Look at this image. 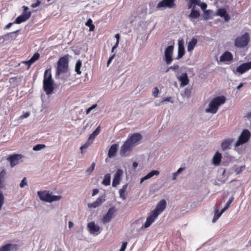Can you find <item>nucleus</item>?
I'll use <instances>...</instances> for the list:
<instances>
[{"instance_id":"obj_37","label":"nucleus","mask_w":251,"mask_h":251,"mask_svg":"<svg viewBox=\"0 0 251 251\" xmlns=\"http://www.w3.org/2000/svg\"><path fill=\"white\" fill-rule=\"evenodd\" d=\"M226 13V11L225 8H219L217 10V14L220 17H223Z\"/></svg>"},{"instance_id":"obj_29","label":"nucleus","mask_w":251,"mask_h":251,"mask_svg":"<svg viewBox=\"0 0 251 251\" xmlns=\"http://www.w3.org/2000/svg\"><path fill=\"white\" fill-rule=\"evenodd\" d=\"M16 245L12 244H6L0 248V251H11L15 248Z\"/></svg>"},{"instance_id":"obj_3","label":"nucleus","mask_w":251,"mask_h":251,"mask_svg":"<svg viewBox=\"0 0 251 251\" xmlns=\"http://www.w3.org/2000/svg\"><path fill=\"white\" fill-rule=\"evenodd\" d=\"M69 69V58L68 55L60 57L57 62L56 75L66 73Z\"/></svg>"},{"instance_id":"obj_28","label":"nucleus","mask_w":251,"mask_h":251,"mask_svg":"<svg viewBox=\"0 0 251 251\" xmlns=\"http://www.w3.org/2000/svg\"><path fill=\"white\" fill-rule=\"evenodd\" d=\"M191 8V12L189 15V17L191 19L198 18L200 16V13L199 11L195 10V6L194 5H193Z\"/></svg>"},{"instance_id":"obj_9","label":"nucleus","mask_w":251,"mask_h":251,"mask_svg":"<svg viewBox=\"0 0 251 251\" xmlns=\"http://www.w3.org/2000/svg\"><path fill=\"white\" fill-rule=\"evenodd\" d=\"M117 210L115 207H110L107 213L103 216L101 222L105 224L111 221L113 217L114 214L116 212Z\"/></svg>"},{"instance_id":"obj_7","label":"nucleus","mask_w":251,"mask_h":251,"mask_svg":"<svg viewBox=\"0 0 251 251\" xmlns=\"http://www.w3.org/2000/svg\"><path fill=\"white\" fill-rule=\"evenodd\" d=\"M175 1V0H162L158 3L156 8L157 10H162L166 8H174L176 6Z\"/></svg>"},{"instance_id":"obj_24","label":"nucleus","mask_w":251,"mask_h":251,"mask_svg":"<svg viewBox=\"0 0 251 251\" xmlns=\"http://www.w3.org/2000/svg\"><path fill=\"white\" fill-rule=\"evenodd\" d=\"M233 139L232 138H227L225 139L222 143V148L224 150H226L229 148V147L233 142Z\"/></svg>"},{"instance_id":"obj_19","label":"nucleus","mask_w":251,"mask_h":251,"mask_svg":"<svg viewBox=\"0 0 251 251\" xmlns=\"http://www.w3.org/2000/svg\"><path fill=\"white\" fill-rule=\"evenodd\" d=\"M87 227L90 233L91 234H94L96 232H99L100 230V227L98 225H96L94 222H91L88 223Z\"/></svg>"},{"instance_id":"obj_45","label":"nucleus","mask_w":251,"mask_h":251,"mask_svg":"<svg viewBox=\"0 0 251 251\" xmlns=\"http://www.w3.org/2000/svg\"><path fill=\"white\" fill-rule=\"evenodd\" d=\"M159 94V90L158 88L157 87H155L153 88V91H152V95L154 97H157L158 95Z\"/></svg>"},{"instance_id":"obj_20","label":"nucleus","mask_w":251,"mask_h":251,"mask_svg":"<svg viewBox=\"0 0 251 251\" xmlns=\"http://www.w3.org/2000/svg\"><path fill=\"white\" fill-rule=\"evenodd\" d=\"M233 59L232 53L228 51L225 52L220 57L221 62L231 61Z\"/></svg>"},{"instance_id":"obj_48","label":"nucleus","mask_w":251,"mask_h":251,"mask_svg":"<svg viewBox=\"0 0 251 251\" xmlns=\"http://www.w3.org/2000/svg\"><path fill=\"white\" fill-rule=\"evenodd\" d=\"M127 243V242H125L122 243L121 249L119 251H125Z\"/></svg>"},{"instance_id":"obj_51","label":"nucleus","mask_w":251,"mask_h":251,"mask_svg":"<svg viewBox=\"0 0 251 251\" xmlns=\"http://www.w3.org/2000/svg\"><path fill=\"white\" fill-rule=\"evenodd\" d=\"M41 4V1L39 0H37L35 3H32L31 6L32 8H35Z\"/></svg>"},{"instance_id":"obj_40","label":"nucleus","mask_w":251,"mask_h":251,"mask_svg":"<svg viewBox=\"0 0 251 251\" xmlns=\"http://www.w3.org/2000/svg\"><path fill=\"white\" fill-rule=\"evenodd\" d=\"M4 196L3 195L2 192L0 190V210L1 209V207L4 203Z\"/></svg>"},{"instance_id":"obj_55","label":"nucleus","mask_w":251,"mask_h":251,"mask_svg":"<svg viewBox=\"0 0 251 251\" xmlns=\"http://www.w3.org/2000/svg\"><path fill=\"white\" fill-rule=\"evenodd\" d=\"M114 56L115 55L113 54L112 55L108 60L107 62V66L108 67L109 64L111 63L112 59H113V58L114 57Z\"/></svg>"},{"instance_id":"obj_50","label":"nucleus","mask_w":251,"mask_h":251,"mask_svg":"<svg viewBox=\"0 0 251 251\" xmlns=\"http://www.w3.org/2000/svg\"><path fill=\"white\" fill-rule=\"evenodd\" d=\"M233 200H234V197L233 196L229 198V199L228 200V201H227V202H226V205L227 206H228L229 207L230 206V204L233 201Z\"/></svg>"},{"instance_id":"obj_49","label":"nucleus","mask_w":251,"mask_h":251,"mask_svg":"<svg viewBox=\"0 0 251 251\" xmlns=\"http://www.w3.org/2000/svg\"><path fill=\"white\" fill-rule=\"evenodd\" d=\"M179 68V66L178 65H174L173 66L170 67L166 71V72H168L169 69H172L173 71H176Z\"/></svg>"},{"instance_id":"obj_23","label":"nucleus","mask_w":251,"mask_h":251,"mask_svg":"<svg viewBox=\"0 0 251 251\" xmlns=\"http://www.w3.org/2000/svg\"><path fill=\"white\" fill-rule=\"evenodd\" d=\"M118 148V145L117 144H112L108 151V157L114 156L116 155V152L117 151Z\"/></svg>"},{"instance_id":"obj_4","label":"nucleus","mask_w":251,"mask_h":251,"mask_svg":"<svg viewBox=\"0 0 251 251\" xmlns=\"http://www.w3.org/2000/svg\"><path fill=\"white\" fill-rule=\"evenodd\" d=\"M37 195L41 201L51 203L53 201H59L61 199L60 195H52L49 191L44 190L37 192Z\"/></svg>"},{"instance_id":"obj_18","label":"nucleus","mask_w":251,"mask_h":251,"mask_svg":"<svg viewBox=\"0 0 251 251\" xmlns=\"http://www.w3.org/2000/svg\"><path fill=\"white\" fill-rule=\"evenodd\" d=\"M178 54L176 58L177 60L181 58L185 54V49L183 39L178 40Z\"/></svg>"},{"instance_id":"obj_22","label":"nucleus","mask_w":251,"mask_h":251,"mask_svg":"<svg viewBox=\"0 0 251 251\" xmlns=\"http://www.w3.org/2000/svg\"><path fill=\"white\" fill-rule=\"evenodd\" d=\"M160 173L157 170H152L150 173H149L147 175H146L145 176L141 178L140 180V183H143L145 180L151 178V177H153L154 176H158L159 175Z\"/></svg>"},{"instance_id":"obj_21","label":"nucleus","mask_w":251,"mask_h":251,"mask_svg":"<svg viewBox=\"0 0 251 251\" xmlns=\"http://www.w3.org/2000/svg\"><path fill=\"white\" fill-rule=\"evenodd\" d=\"M104 201V198L103 196H100L96 200L95 202L88 203V206L89 208H96L99 206Z\"/></svg>"},{"instance_id":"obj_36","label":"nucleus","mask_w":251,"mask_h":251,"mask_svg":"<svg viewBox=\"0 0 251 251\" xmlns=\"http://www.w3.org/2000/svg\"><path fill=\"white\" fill-rule=\"evenodd\" d=\"M222 214L219 212L218 209L216 208L215 209V213L214 217L212 220V222L214 223L220 217Z\"/></svg>"},{"instance_id":"obj_5","label":"nucleus","mask_w":251,"mask_h":251,"mask_svg":"<svg viewBox=\"0 0 251 251\" xmlns=\"http://www.w3.org/2000/svg\"><path fill=\"white\" fill-rule=\"evenodd\" d=\"M251 137V132L247 129L243 130L238 139L235 144V147H237L241 145L248 142Z\"/></svg>"},{"instance_id":"obj_16","label":"nucleus","mask_w":251,"mask_h":251,"mask_svg":"<svg viewBox=\"0 0 251 251\" xmlns=\"http://www.w3.org/2000/svg\"><path fill=\"white\" fill-rule=\"evenodd\" d=\"M123 174V171L121 169H118L117 170L114 176L112 181V186L113 187H116L118 184H119Z\"/></svg>"},{"instance_id":"obj_47","label":"nucleus","mask_w":251,"mask_h":251,"mask_svg":"<svg viewBox=\"0 0 251 251\" xmlns=\"http://www.w3.org/2000/svg\"><path fill=\"white\" fill-rule=\"evenodd\" d=\"M22 63L27 65V69H29L31 65L33 64V63L30 60H28L27 61H24L22 62Z\"/></svg>"},{"instance_id":"obj_58","label":"nucleus","mask_w":251,"mask_h":251,"mask_svg":"<svg viewBox=\"0 0 251 251\" xmlns=\"http://www.w3.org/2000/svg\"><path fill=\"white\" fill-rule=\"evenodd\" d=\"M99 193V190L98 189H94L93 190L92 196H94Z\"/></svg>"},{"instance_id":"obj_60","label":"nucleus","mask_w":251,"mask_h":251,"mask_svg":"<svg viewBox=\"0 0 251 251\" xmlns=\"http://www.w3.org/2000/svg\"><path fill=\"white\" fill-rule=\"evenodd\" d=\"M229 207L226 205H225V207L221 210V213L223 214L226 210Z\"/></svg>"},{"instance_id":"obj_42","label":"nucleus","mask_w":251,"mask_h":251,"mask_svg":"<svg viewBox=\"0 0 251 251\" xmlns=\"http://www.w3.org/2000/svg\"><path fill=\"white\" fill-rule=\"evenodd\" d=\"M222 158H213L212 163L216 166L218 165L221 161Z\"/></svg>"},{"instance_id":"obj_59","label":"nucleus","mask_w":251,"mask_h":251,"mask_svg":"<svg viewBox=\"0 0 251 251\" xmlns=\"http://www.w3.org/2000/svg\"><path fill=\"white\" fill-rule=\"evenodd\" d=\"M138 163L136 162H134L133 163V164H132V168L133 169H136L137 167L138 166Z\"/></svg>"},{"instance_id":"obj_38","label":"nucleus","mask_w":251,"mask_h":251,"mask_svg":"<svg viewBox=\"0 0 251 251\" xmlns=\"http://www.w3.org/2000/svg\"><path fill=\"white\" fill-rule=\"evenodd\" d=\"M40 57V54L38 52L35 53L32 57L29 59L33 63L36 62Z\"/></svg>"},{"instance_id":"obj_64","label":"nucleus","mask_w":251,"mask_h":251,"mask_svg":"<svg viewBox=\"0 0 251 251\" xmlns=\"http://www.w3.org/2000/svg\"><path fill=\"white\" fill-rule=\"evenodd\" d=\"M119 42H117V41H116V44L114 45V46L113 47V48H112V51H114V50L115 49H116V48L118 47V45H119Z\"/></svg>"},{"instance_id":"obj_44","label":"nucleus","mask_w":251,"mask_h":251,"mask_svg":"<svg viewBox=\"0 0 251 251\" xmlns=\"http://www.w3.org/2000/svg\"><path fill=\"white\" fill-rule=\"evenodd\" d=\"M27 185V182L26 180V178L24 177L22 180L21 181V183L20 184V186L21 188H24L25 186Z\"/></svg>"},{"instance_id":"obj_14","label":"nucleus","mask_w":251,"mask_h":251,"mask_svg":"<svg viewBox=\"0 0 251 251\" xmlns=\"http://www.w3.org/2000/svg\"><path fill=\"white\" fill-rule=\"evenodd\" d=\"M176 77L178 81L180 82V87L185 86L189 84V79L186 73H183L181 74L177 73L176 74Z\"/></svg>"},{"instance_id":"obj_41","label":"nucleus","mask_w":251,"mask_h":251,"mask_svg":"<svg viewBox=\"0 0 251 251\" xmlns=\"http://www.w3.org/2000/svg\"><path fill=\"white\" fill-rule=\"evenodd\" d=\"M95 166V163L93 162L91 166L86 170V172L88 174H90L94 170Z\"/></svg>"},{"instance_id":"obj_62","label":"nucleus","mask_w":251,"mask_h":251,"mask_svg":"<svg viewBox=\"0 0 251 251\" xmlns=\"http://www.w3.org/2000/svg\"><path fill=\"white\" fill-rule=\"evenodd\" d=\"M213 157H222V154L221 153L219 152L218 151H217L215 155L213 156Z\"/></svg>"},{"instance_id":"obj_33","label":"nucleus","mask_w":251,"mask_h":251,"mask_svg":"<svg viewBox=\"0 0 251 251\" xmlns=\"http://www.w3.org/2000/svg\"><path fill=\"white\" fill-rule=\"evenodd\" d=\"M6 175V172L4 169H3L0 172V188L3 187V181Z\"/></svg>"},{"instance_id":"obj_31","label":"nucleus","mask_w":251,"mask_h":251,"mask_svg":"<svg viewBox=\"0 0 251 251\" xmlns=\"http://www.w3.org/2000/svg\"><path fill=\"white\" fill-rule=\"evenodd\" d=\"M245 165L238 166L236 165L233 166V169L236 174L238 175L242 172L245 169Z\"/></svg>"},{"instance_id":"obj_1","label":"nucleus","mask_w":251,"mask_h":251,"mask_svg":"<svg viewBox=\"0 0 251 251\" xmlns=\"http://www.w3.org/2000/svg\"><path fill=\"white\" fill-rule=\"evenodd\" d=\"M166 201L165 200H161L157 204L155 209L151 211L147 217L146 221L143 225L142 228H147L150 227L154 222L155 219L164 211L166 206Z\"/></svg>"},{"instance_id":"obj_8","label":"nucleus","mask_w":251,"mask_h":251,"mask_svg":"<svg viewBox=\"0 0 251 251\" xmlns=\"http://www.w3.org/2000/svg\"><path fill=\"white\" fill-rule=\"evenodd\" d=\"M24 13L19 16L15 20L14 22V24H20L26 21L31 16V12L30 11H27L28 10V8L27 6H24Z\"/></svg>"},{"instance_id":"obj_32","label":"nucleus","mask_w":251,"mask_h":251,"mask_svg":"<svg viewBox=\"0 0 251 251\" xmlns=\"http://www.w3.org/2000/svg\"><path fill=\"white\" fill-rule=\"evenodd\" d=\"M110 178L111 176L109 174H106L104 176L102 183L105 185L108 186L110 184Z\"/></svg>"},{"instance_id":"obj_63","label":"nucleus","mask_w":251,"mask_h":251,"mask_svg":"<svg viewBox=\"0 0 251 251\" xmlns=\"http://www.w3.org/2000/svg\"><path fill=\"white\" fill-rule=\"evenodd\" d=\"M115 37L117 39V42H119L120 38V34L119 33H117L115 35Z\"/></svg>"},{"instance_id":"obj_25","label":"nucleus","mask_w":251,"mask_h":251,"mask_svg":"<svg viewBox=\"0 0 251 251\" xmlns=\"http://www.w3.org/2000/svg\"><path fill=\"white\" fill-rule=\"evenodd\" d=\"M197 39L195 37H193L191 41L188 43L187 50L188 52H191L194 50L195 47L197 44Z\"/></svg>"},{"instance_id":"obj_17","label":"nucleus","mask_w":251,"mask_h":251,"mask_svg":"<svg viewBox=\"0 0 251 251\" xmlns=\"http://www.w3.org/2000/svg\"><path fill=\"white\" fill-rule=\"evenodd\" d=\"M189 2L188 3V8H191L193 5L196 7V5L200 6L202 10H205L207 7V4L205 3H201L200 0H188Z\"/></svg>"},{"instance_id":"obj_6","label":"nucleus","mask_w":251,"mask_h":251,"mask_svg":"<svg viewBox=\"0 0 251 251\" xmlns=\"http://www.w3.org/2000/svg\"><path fill=\"white\" fill-rule=\"evenodd\" d=\"M250 41L249 35L248 33H245L241 36L237 37L235 40V46L239 48L246 47Z\"/></svg>"},{"instance_id":"obj_27","label":"nucleus","mask_w":251,"mask_h":251,"mask_svg":"<svg viewBox=\"0 0 251 251\" xmlns=\"http://www.w3.org/2000/svg\"><path fill=\"white\" fill-rule=\"evenodd\" d=\"M43 81H54L52 78V75L51 73V69L46 70L44 74Z\"/></svg>"},{"instance_id":"obj_53","label":"nucleus","mask_w":251,"mask_h":251,"mask_svg":"<svg viewBox=\"0 0 251 251\" xmlns=\"http://www.w3.org/2000/svg\"><path fill=\"white\" fill-rule=\"evenodd\" d=\"M30 115V113L29 112H26V113H25L24 114H23L22 115H21L20 116V118L21 119H24V118H27Z\"/></svg>"},{"instance_id":"obj_35","label":"nucleus","mask_w":251,"mask_h":251,"mask_svg":"<svg viewBox=\"0 0 251 251\" xmlns=\"http://www.w3.org/2000/svg\"><path fill=\"white\" fill-rule=\"evenodd\" d=\"M85 25L89 27V31H93L95 29V25L93 24V21L89 19L85 23Z\"/></svg>"},{"instance_id":"obj_34","label":"nucleus","mask_w":251,"mask_h":251,"mask_svg":"<svg viewBox=\"0 0 251 251\" xmlns=\"http://www.w3.org/2000/svg\"><path fill=\"white\" fill-rule=\"evenodd\" d=\"M81 61L80 60H77L75 66V71L78 75H80L81 73V72L80 71V68L81 67Z\"/></svg>"},{"instance_id":"obj_56","label":"nucleus","mask_w":251,"mask_h":251,"mask_svg":"<svg viewBox=\"0 0 251 251\" xmlns=\"http://www.w3.org/2000/svg\"><path fill=\"white\" fill-rule=\"evenodd\" d=\"M185 169V167H180L179 168L177 171L176 172V173L179 175L180 173H181L183 171H184Z\"/></svg>"},{"instance_id":"obj_46","label":"nucleus","mask_w":251,"mask_h":251,"mask_svg":"<svg viewBox=\"0 0 251 251\" xmlns=\"http://www.w3.org/2000/svg\"><path fill=\"white\" fill-rule=\"evenodd\" d=\"M119 194L120 198L123 200H125L126 199L125 191L120 190H119Z\"/></svg>"},{"instance_id":"obj_39","label":"nucleus","mask_w":251,"mask_h":251,"mask_svg":"<svg viewBox=\"0 0 251 251\" xmlns=\"http://www.w3.org/2000/svg\"><path fill=\"white\" fill-rule=\"evenodd\" d=\"M45 147V145L43 144H38L34 146L33 150L34 151H40L41 149L44 148Z\"/></svg>"},{"instance_id":"obj_61","label":"nucleus","mask_w":251,"mask_h":251,"mask_svg":"<svg viewBox=\"0 0 251 251\" xmlns=\"http://www.w3.org/2000/svg\"><path fill=\"white\" fill-rule=\"evenodd\" d=\"M127 186H128V185H127V184L124 185L123 186V187H122V189H121L120 190H122V191H125V192H126V189H127Z\"/></svg>"},{"instance_id":"obj_2","label":"nucleus","mask_w":251,"mask_h":251,"mask_svg":"<svg viewBox=\"0 0 251 251\" xmlns=\"http://www.w3.org/2000/svg\"><path fill=\"white\" fill-rule=\"evenodd\" d=\"M226 100V98L224 96H217L213 99L209 103L208 108L205 109L206 113L215 114L219 107L224 104Z\"/></svg>"},{"instance_id":"obj_13","label":"nucleus","mask_w":251,"mask_h":251,"mask_svg":"<svg viewBox=\"0 0 251 251\" xmlns=\"http://www.w3.org/2000/svg\"><path fill=\"white\" fill-rule=\"evenodd\" d=\"M43 89L47 95L51 94L54 89V81H43Z\"/></svg>"},{"instance_id":"obj_12","label":"nucleus","mask_w":251,"mask_h":251,"mask_svg":"<svg viewBox=\"0 0 251 251\" xmlns=\"http://www.w3.org/2000/svg\"><path fill=\"white\" fill-rule=\"evenodd\" d=\"M174 50V46L173 45L169 46L165 50V61L167 64H170L172 60V56Z\"/></svg>"},{"instance_id":"obj_15","label":"nucleus","mask_w":251,"mask_h":251,"mask_svg":"<svg viewBox=\"0 0 251 251\" xmlns=\"http://www.w3.org/2000/svg\"><path fill=\"white\" fill-rule=\"evenodd\" d=\"M251 69V62L244 63L242 64L236 68V71L243 74Z\"/></svg>"},{"instance_id":"obj_26","label":"nucleus","mask_w":251,"mask_h":251,"mask_svg":"<svg viewBox=\"0 0 251 251\" xmlns=\"http://www.w3.org/2000/svg\"><path fill=\"white\" fill-rule=\"evenodd\" d=\"M100 126L97 127L96 129L91 134L88 139L89 142L93 143L95 137L100 134Z\"/></svg>"},{"instance_id":"obj_11","label":"nucleus","mask_w":251,"mask_h":251,"mask_svg":"<svg viewBox=\"0 0 251 251\" xmlns=\"http://www.w3.org/2000/svg\"><path fill=\"white\" fill-rule=\"evenodd\" d=\"M134 147L127 141L126 140L122 146L120 151L121 155H124L131 152Z\"/></svg>"},{"instance_id":"obj_10","label":"nucleus","mask_w":251,"mask_h":251,"mask_svg":"<svg viewBox=\"0 0 251 251\" xmlns=\"http://www.w3.org/2000/svg\"><path fill=\"white\" fill-rule=\"evenodd\" d=\"M142 138V136L141 134L135 133L131 135H129L126 140L134 147L139 144Z\"/></svg>"},{"instance_id":"obj_30","label":"nucleus","mask_w":251,"mask_h":251,"mask_svg":"<svg viewBox=\"0 0 251 251\" xmlns=\"http://www.w3.org/2000/svg\"><path fill=\"white\" fill-rule=\"evenodd\" d=\"M22 158H7V160L10 163L11 167H13L19 164L20 162L23 161V160H21Z\"/></svg>"},{"instance_id":"obj_43","label":"nucleus","mask_w":251,"mask_h":251,"mask_svg":"<svg viewBox=\"0 0 251 251\" xmlns=\"http://www.w3.org/2000/svg\"><path fill=\"white\" fill-rule=\"evenodd\" d=\"M92 143L89 142L88 140L86 143H85L82 146L80 147V150L83 151V150L86 149L89 146H90Z\"/></svg>"},{"instance_id":"obj_57","label":"nucleus","mask_w":251,"mask_h":251,"mask_svg":"<svg viewBox=\"0 0 251 251\" xmlns=\"http://www.w3.org/2000/svg\"><path fill=\"white\" fill-rule=\"evenodd\" d=\"M178 175L176 173V172H175L173 174V175H172V179L173 180H175L177 178V176Z\"/></svg>"},{"instance_id":"obj_52","label":"nucleus","mask_w":251,"mask_h":251,"mask_svg":"<svg viewBox=\"0 0 251 251\" xmlns=\"http://www.w3.org/2000/svg\"><path fill=\"white\" fill-rule=\"evenodd\" d=\"M171 100L172 98L171 97L165 98L163 99L161 101V103H164L166 101L169 102L171 101Z\"/></svg>"},{"instance_id":"obj_54","label":"nucleus","mask_w":251,"mask_h":251,"mask_svg":"<svg viewBox=\"0 0 251 251\" xmlns=\"http://www.w3.org/2000/svg\"><path fill=\"white\" fill-rule=\"evenodd\" d=\"M223 17L224 18V19H225V21H226V22L228 21L230 19V16L227 13Z\"/></svg>"}]
</instances>
